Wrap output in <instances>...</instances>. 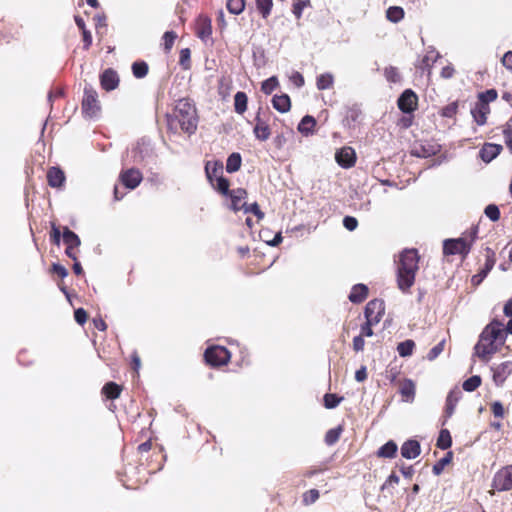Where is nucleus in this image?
I'll list each match as a JSON object with an SVG mask.
<instances>
[{
	"label": "nucleus",
	"instance_id": "f257e3e1",
	"mask_svg": "<svg viewBox=\"0 0 512 512\" xmlns=\"http://www.w3.org/2000/svg\"><path fill=\"white\" fill-rule=\"evenodd\" d=\"M503 324L497 320L491 321L481 332L474 347V354L483 362H488L505 343Z\"/></svg>",
	"mask_w": 512,
	"mask_h": 512
},
{
	"label": "nucleus",
	"instance_id": "f03ea898",
	"mask_svg": "<svg viewBox=\"0 0 512 512\" xmlns=\"http://www.w3.org/2000/svg\"><path fill=\"white\" fill-rule=\"evenodd\" d=\"M420 255L415 248L404 249L396 263L397 286L403 293H409L419 270Z\"/></svg>",
	"mask_w": 512,
	"mask_h": 512
},
{
	"label": "nucleus",
	"instance_id": "7ed1b4c3",
	"mask_svg": "<svg viewBox=\"0 0 512 512\" xmlns=\"http://www.w3.org/2000/svg\"><path fill=\"white\" fill-rule=\"evenodd\" d=\"M173 119L177 121L181 130L193 134L197 129L198 117L194 104L188 99H180L175 107Z\"/></svg>",
	"mask_w": 512,
	"mask_h": 512
},
{
	"label": "nucleus",
	"instance_id": "20e7f679",
	"mask_svg": "<svg viewBox=\"0 0 512 512\" xmlns=\"http://www.w3.org/2000/svg\"><path fill=\"white\" fill-rule=\"evenodd\" d=\"M477 230L473 229L469 235L459 237L456 239H446L443 242L444 255H461L465 259L470 253V250L476 239Z\"/></svg>",
	"mask_w": 512,
	"mask_h": 512
},
{
	"label": "nucleus",
	"instance_id": "39448f33",
	"mask_svg": "<svg viewBox=\"0 0 512 512\" xmlns=\"http://www.w3.org/2000/svg\"><path fill=\"white\" fill-rule=\"evenodd\" d=\"M203 357L208 366L218 368L230 362L231 353L224 346L212 345L206 348Z\"/></svg>",
	"mask_w": 512,
	"mask_h": 512
},
{
	"label": "nucleus",
	"instance_id": "423d86ee",
	"mask_svg": "<svg viewBox=\"0 0 512 512\" xmlns=\"http://www.w3.org/2000/svg\"><path fill=\"white\" fill-rule=\"evenodd\" d=\"M82 113L89 118L96 117L100 112V102L96 90L92 87L84 88V96L81 103Z\"/></svg>",
	"mask_w": 512,
	"mask_h": 512
},
{
	"label": "nucleus",
	"instance_id": "0eeeda50",
	"mask_svg": "<svg viewBox=\"0 0 512 512\" xmlns=\"http://www.w3.org/2000/svg\"><path fill=\"white\" fill-rule=\"evenodd\" d=\"M138 452L141 456V460L145 459V456L152 452V456L156 458L155 464H150V471H157L163 467L165 455L162 449L158 445H154L151 440L141 443L138 446Z\"/></svg>",
	"mask_w": 512,
	"mask_h": 512
},
{
	"label": "nucleus",
	"instance_id": "6e6552de",
	"mask_svg": "<svg viewBox=\"0 0 512 512\" xmlns=\"http://www.w3.org/2000/svg\"><path fill=\"white\" fill-rule=\"evenodd\" d=\"M492 488L498 492L512 490V465H506L495 473Z\"/></svg>",
	"mask_w": 512,
	"mask_h": 512
},
{
	"label": "nucleus",
	"instance_id": "1a4fd4ad",
	"mask_svg": "<svg viewBox=\"0 0 512 512\" xmlns=\"http://www.w3.org/2000/svg\"><path fill=\"white\" fill-rule=\"evenodd\" d=\"M365 318L370 323H379L385 314V303L382 299L370 300L365 307Z\"/></svg>",
	"mask_w": 512,
	"mask_h": 512
},
{
	"label": "nucleus",
	"instance_id": "9d476101",
	"mask_svg": "<svg viewBox=\"0 0 512 512\" xmlns=\"http://www.w3.org/2000/svg\"><path fill=\"white\" fill-rule=\"evenodd\" d=\"M398 108L405 114H412L418 108V96L412 89H406L397 100Z\"/></svg>",
	"mask_w": 512,
	"mask_h": 512
},
{
	"label": "nucleus",
	"instance_id": "9b49d317",
	"mask_svg": "<svg viewBox=\"0 0 512 512\" xmlns=\"http://www.w3.org/2000/svg\"><path fill=\"white\" fill-rule=\"evenodd\" d=\"M486 260L484 267L471 278V283L473 286H478L481 284V282L487 277L488 273L493 269L496 257L495 252L493 249L487 247L486 250Z\"/></svg>",
	"mask_w": 512,
	"mask_h": 512
},
{
	"label": "nucleus",
	"instance_id": "f8f14e48",
	"mask_svg": "<svg viewBox=\"0 0 512 512\" xmlns=\"http://www.w3.org/2000/svg\"><path fill=\"white\" fill-rule=\"evenodd\" d=\"M356 159L355 150L350 146L342 147L335 153L337 164L345 169L353 167L356 163Z\"/></svg>",
	"mask_w": 512,
	"mask_h": 512
},
{
	"label": "nucleus",
	"instance_id": "ddd939ff",
	"mask_svg": "<svg viewBox=\"0 0 512 512\" xmlns=\"http://www.w3.org/2000/svg\"><path fill=\"white\" fill-rule=\"evenodd\" d=\"M121 183L128 189H135L139 186L143 179V175L139 169L130 168L120 173Z\"/></svg>",
	"mask_w": 512,
	"mask_h": 512
},
{
	"label": "nucleus",
	"instance_id": "4468645a",
	"mask_svg": "<svg viewBox=\"0 0 512 512\" xmlns=\"http://www.w3.org/2000/svg\"><path fill=\"white\" fill-rule=\"evenodd\" d=\"M491 370L493 372V381L497 385H502L512 373V361L502 362L494 367H491Z\"/></svg>",
	"mask_w": 512,
	"mask_h": 512
},
{
	"label": "nucleus",
	"instance_id": "2eb2a0df",
	"mask_svg": "<svg viewBox=\"0 0 512 512\" xmlns=\"http://www.w3.org/2000/svg\"><path fill=\"white\" fill-rule=\"evenodd\" d=\"M101 87L106 91H112L119 85V76L115 70L108 68L100 75Z\"/></svg>",
	"mask_w": 512,
	"mask_h": 512
},
{
	"label": "nucleus",
	"instance_id": "dca6fc26",
	"mask_svg": "<svg viewBox=\"0 0 512 512\" xmlns=\"http://www.w3.org/2000/svg\"><path fill=\"white\" fill-rule=\"evenodd\" d=\"M19 33L18 26L4 18L0 19V42L9 43Z\"/></svg>",
	"mask_w": 512,
	"mask_h": 512
},
{
	"label": "nucleus",
	"instance_id": "f3484780",
	"mask_svg": "<svg viewBox=\"0 0 512 512\" xmlns=\"http://www.w3.org/2000/svg\"><path fill=\"white\" fill-rule=\"evenodd\" d=\"M48 185L52 188H61L66 180L65 173L59 167H50L46 174Z\"/></svg>",
	"mask_w": 512,
	"mask_h": 512
},
{
	"label": "nucleus",
	"instance_id": "a211bd4d",
	"mask_svg": "<svg viewBox=\"0 0 512 512\" xmlns=\"http://www.w3.org/2000/svg\"><path fill=\"white\" fill-rule=\"evenodd\" d=\"M247 190L244 188H236L230 191L228 196L231 199L230 208L234 212H238L243 209L244 204L246 203L244 200L247 198Z\"/></svg>",
	"mask_w": 512,
	"mask_h": 512
},
{
	"label": "nucleus",
	"instance_id": "6ab92c4d",
	"mask_svg": "<svg viewBox=\"0 0 512 512\" xmlns=\"http://www.w3.org/2000/svg\"><path fill=\"white\" fill-rule=\"evenodd\" d=\"M502 149L499 144L485 143L479 151V157L485 163H489L501 153Z\"/></svg>",
	"mask_w": 512,
	"mask_h": 512
},
{
	"label": "nucleus",
	"instance_id": "aec40b11",
	"mask_svg": "<svg viewBox=\"0 0 512 512\" xmlns=\"http://www.w3.org/2000/svg\"><path fill=\"white\" fill-rule=\"evenodd\" d=\"M195 33L201 40H206L212 35L211 20L207 16L197 18Z\"/></svg>",
	"mask_w": 512,
	"mask_h": 512
},
{
	"label": "nucleus",
	"instance_id": "412c9836",
	"mask_svg": "<svg viewBox=\"0 0 512 512\" xmlns=\"http://www.w3.org/2000/svg\"><path fill=\"white\" fill-rule=\"evenodd\" d=\"M421 453V446L417 440L409 439L401 446V455L406 459H414Z\"/></svg>",
	"mask_w": 512,
	"mask_h": 512
},
{
	"label": "nucleus",
	"instance_id": "4be33fe9",
	"mask_svg": "<svg viewBox=\"0 0 512 512\" xmlns=\"http://www.w3.org/2000/svg\"><path fill=\"white\" fill-rule=\"evenodd\" d=\"M255 126L253 128V133L256 139L260 141H266L269 139L271 135V129L269 124L260 118L259 113L255 117Z\"/></svg>",
	"mask_w": 512,
	"mask_h": 512
},
{
	"label": "nucleus",
	"instance_id": "5701e85b",
	"mask_svg": "<svg viewBox=\"0 0 512 512\" xmlns=\"http://www.w3.org/2000/svg\"><path fill=\"white\" fill-rule=\"evenodd\" d=\"M416 386L413 380L404 379L399 383V393L406 402H412L415 398Z\"/></svg>",
	"mask_w": 512,
	"mask_h": 512
},
{
	"label": "nucleus",
	"instance_id": "b1692460",
	"mask_svg": "<svg viewBox=\"0 0 512 512\" xmlns=\"http://www.w3.org/2000/svg\"><path fill=\"white\" fill-rule=\"evenodd\" d=\"M490 107L481 102H476L475 107L471 110L474 121L482 126L487 121V116L490 114Z\"/></svg>",
	"mask_w": 512,
	"mask_h": 512
},
{
	"label": "nucleus",
	"instance_id": "393cba45",
	"mask_svg": "<svg viewBox=\"0 0 512 512\" xmlns=\"http://www.w3.org/2000/svg\"><path fill=\"white\" fill-rule=\"evenodd\" d=\"M368 292V287L365 284H356L352 287L348 298L352 303L360 304L367 298Z\"/></svg>",
	"mask_w": 512,
	"mask_h": 512
},
{
	"label": "nucleus",
	"instance_id": "a878e982",
	"mask_svg": "<svg viewBox=\"0 0 512 512\" xmlns=\"http://www.w3.org/2000/svg\"><path fill=\"white\" fill-rule=\"evenodd\" d=\"M205 173L210 184H213L214 179L223 175V164L220 161L210 162L205 165Z\"/></svg>",
	"mask_w": 512,
	"mask_h": 512
},
{
	"label": "nucleus",
	"instance_id": "bb28decb",
	"mask_svg": "<svg viewBox=\"0 0 512 512\" xmlns=\"http://www.w3.org/2000/svg\"><path fill=\"white\" fill-rule=\"evenodd\" d=\"M462 396V392L459 389L451 390L446 398V405H445V416L451 417L454 413V410L456 408L457 403L459 402L460 398Z\"/></svg>",
	"mask_w": 512,
	"mask_h": 512
},
{
	"label": "nucleus",
	"instance_id": "cd10ccee",
	"mask_svg": "<svg viewBox=\"0 0 512 512\" xmlns=\"http://www.w3.org/2000/svg\"><path fill=\"white\" fill-rule=\"evenodd\" d=\"M439 150H440L439 145L425 143V144H420L419 146L415 147L412 154L417 157L427 158V157H431V156L437 154L439 152Z\"/></svg>",
	"mask_w": 512,
	"mask_h": 512
},
{
	"label": "nucleus",
	"instance_id": "c85d7f7f",
	"mask_svg": "<svg viewBox=\"0 0 512 512\" xmlns=\"http://www.w3.org/2000/svg\"><path fill=\"white\" fill-rule=\"evenodd\" d=\"M272 106L280 113H286L291 109V99L287 94L274 95Z\"/></svg>",
	"mask_w": 512,
	"mask_h": 512
},
{
	"label": "nucleus",
	"instance_id": "c756f323",
	"mask_svg": "<svg viewBox=\"0 0 512 512\" xmlns=\"http://www.w3.org/2000/svg\"><path fill=\"white\" fill-rule=\"evenodd\" d=\"M123 388L121 385L115 382H107L102 388V394L110 400H114L120 397Z\"/></svg>",
	"mask_w": 512,
	"mask_h": 512
},
{
	"label": "nucleus",
	"instance_id": "7c9ffc66",
	"mask_svg": "<svg viewBox=\"0 0 512 512\" xmlns=\"http://www.w3.org/2000/svg\"><path fill=\"white\" fill-rule=\"evenodd\" d=\"M316 126V120L311 115L304 116L299 125H298V131L302 133L303 135H309L313 134Z\"/></svg>",
	"mask_w": 512,
	"mask_h": 512
},
{
	"label": "nucleus",
	"instance_id": "2f4dec72",
	"mask_svg": "<svg viewBox=\"0 0 512 512\" xmlns=\"http://www.w3.org/2000/svg\"><path fill=\"white\" fill-rule=\"evenodd\" d=\"M398 447L397 444L390 440L379 448L377 456L382 458H394L396 456Z\"/></svg>",
	"mask_w": 512,
	"mask_h": 512
},
{
	"label": "nucleus",
	"instance_id": "473e14b6",
	"mask_svg": "<svg viewBox=\"0 0 512 512\" xmlns=\"http://www.w3.org/2000/svg\"><path fill=\"white\" fill-rule=\"evenodd\" d=\"M62 239H63V243L66 245V247L80 246V244H81V240H80L79 236L66 226L63 228V231H62Z\"/></svg>",
	"mask_w": 512,
	"mask_h": 512
},
{
	"label": "nucleus",
	"instance_id": "72a5a7b5",
	"mask_svg": "<svg viewBox=\"0 0 512 512\" xmlns=\"http://www.w3.org/2000/svg\"><path fill=\"white\" fill-rule=\"evenodd\" d=\"M242 158L239 153H232L228 156L226 161V171L228 173H234L238 171L241 167Z\"/></svg>",
	"mask_w": 512,
	"mask_h": 512
},
{
	"label": "nucleus",
	"instance_id": "f704fd0d",
	"mask_svg": "<svg viewBox=\"0 0 512 512\" xmlns=\"http://www.w3.org/2000/svg\"><path fill=\"white\" fill-rule=\"evenodd\" d=\"M248 98L245 92L238 91L234 96V109L238 114H243L247 110Z\"/></svg>",
	"mask_w": 512,
	"mask_h": 512
},
{
	"label": "nucleus",
	"instance_id": "c9c22d12",
	"mask_svg": "<svg viewBox=\"0 0 512 512\" xmlns=\"http://www.w3.org/2000/svg\"><path fill=\"white\" fill-rule=\"evenodd\" d=\"M452 445V437L448 429H441L437 438L436 446L441 450H446Z\"/></svg>",
	"mask_w": 512,
	"mask_h": 512
},
{
	"label": "nucleus",
	"instance_id": "e433bc0d",
	"mask_svg": "<svg viewBox=\"0 0 512 512\" xmlns=\"http://www.w3.org/2000/svg\"><path fill=\"white\" fill-rule=\"evenodd\" d=\"M178 35L175 31H166L162 36V46L166 54L172 50Z\"/></svg>",
	"mask_w": 512,
	"mask_h": 512
},
{
	"label": "nucleus",
	"instance_id": "4c0bfd02",
	"mask_svg": "<svg viewBox=\"0 0 512 512\" xmlns=\"http://www.w3.org/2000/svg\"><path fill=\"white\" fill-rule=\"evenodd\" d=\"M213 188L220 194L228 196L230 193V183L227 178H225L223 175L221 177H218L214 179L213 184H211Z\"/></svg>",
	"mask_w": 512,
	"mask_h": 512
},
{
	"label": "nucleus",
	"instance_id": "58836bf2",
	"mask_svg": "<svg viewBox=\"0 0 512 512\" xmlns=\"http://www.w3.org/2000/svg\"><path fill=\"white\" fill-rule=\"evenodd\" d=\"M334 77L331 73L320 74L316 80V86L319 90H326L333 87Z\"/></svg>",
	"mask_w": 512,
	"mask_h": 512
},
{
	"label": "nucleus",
	"instance_id": "ea45409f",
	"mask_svg": "<svg viewBox=\"0 0 512 512\" xmlns=\"http://www.w3.org/2000/svg\"><path fill=\"white\" fill-rule=\"evenodd\" d=\"M452 459H453V452L452 451L447 452L443 458L438 460L433 465L432 472L434 473V475H437V476L440 475L443 472L445 466L452 462Z\"/></svg>",
	"mask_w": 512,
	"mask_h": 512
},
{
	"label": "nucleus",
	"instance_id": "a19ab883",
	"mask_svg": "<svg viewBox=\"0 0 512 512\" xmlns=\"http://www.w3.org/2000/svg\"><path fill=\"white\" fill-rule=\"evenodd\" d=\"M415 348V342L411 339L400 342L397 345V352L401 357H408L412 355Z\"/></svg>",
	"mask_w": 512,
	"mask_h": 512
},
{
	"label": "nucleus",
	"instance_id": "79ce46f5",
	"mask_svg": "<svg viewBox=\"0 0 512 512\" xmlns=\"http://www.w3.org/2000/svg\"><path fill=\"white\" fill-rule=\"evenodd\" d=\"M386 17L389 21L397 23L404 18V10L399 6H391L386 11Z\"/></svg>",
	"mask_w": 512,
	"mask_h": 512
},
{
	"label": "nucleus",
	"instance_id": "37998d69",
	"mask_svg": "<svg viewBox=\"0 0 512 512\" xmlns=\"http://www.w3.org/2000/svg\"><path fill=\"white\" fill-rule=\"evenodd\" d=\"M383 73L389 83H399L402 80L401 74L395 66L385 67Z\"/></svg>",
	"mask_w": 512,
	"mask_h": 512
},
{
	"label": "nucleus",
	"instance_id": "c03bdc74",
	"mask_svg": "<svg viewBox=\"0 0 512 512\" xmlns=\"http://www.w3.org/2000/svg\"><path fill=\"white\" fill-rule=\"evenodd\" d=\"M256 7L262 17L266 19L272 11L273 0H256Z\"/></svg>",
	"mask_w": 512,
	"mask_h": 512
},
{
	"label": "nucleus",
	"instance_id": "a18cd8bd",
	"mask_svg": "<svg viewBox=\"0 0 512 512\" xmlns=\"http://www.w3.org/2000/svg\"><path fill=\"white\" fill-rule=\"evenodd\" d=\"M148 70V64L144 61H138L132 64V72L136 78H144L148 74Z\"/></svg>",
	"mask_w": 512,
	"mask_h": 512
},
{
	"label": "nucleus",
	"instance_id": "49530a36",
	"mask_svg": "<svg viewBox=\"0 0 512 512\" xmlns=\"http://www.w3.org/2000/svg\"><path fill=\"white\" fill-rule=\"evenodd\" d=\"M498 97L496 89H488L478 94V102L489 106V103L495 101Z\"/></svg>",
	"mask_w": 512,
	"mask_h": 512
},
{
	"label": "nucleus",
	"instance_id": "de8ad7c7",
	"mask_svg": "<svg viewBox=\"0 0 512 512\" xmlns=\"http://www.w3.org/2000/svg\"><path fill=\"white\" fill-rule=\"evenodd\" d=\"M278 86L279 82L277 77L272 76L262 82L261 91L266 95H270Z\"/></svg>",
	"mask_w": 512,
	"mask_h": 512
},
{
	"label": "nucleus",
	"instance_id": "09e8293b",
	"mask_svg": "<svg viewBox=\"0 0 512 512\" xmlns=\"http://www.w3.org/2000/svg\"><path fill=\"white\" fill-rule=\"evenodd\" d=\"M320 497V493L317 489H310L302 494V503L305 506L314 504Z\"/></svg>",
	"mask_w": 512,
	"mask_h": 512
},
{
	"label": "nucleus",
	"instance_id": "8fccbe9b",
	"mask_svg": "<svg viewBox=\"0 0 512 512\" xmlns=\"http://www.w3.org/2000/svg\"><path fill=\"white\" fill-rule=\"evenodd\" d=\"M481 382V377L478 375H474L466 379L463 382L462 387L467 392H473L481 385Z\"/></svg>",
	"mask_w": 512,
	"mask_h": 512
},
{
	"label": "nucleus",
	"instance_id": "3c124183",
	"mask_svg": "<svg viewBox=\"0 0 512 512\" xmlns=\"http://www.w3.org/2000/svg\"><path fill=\"white\" fill-rule=\"evenodd\" d=\"M343 400V397L338 396L337 394L326 393L323 397L324 406L327 409H333L337 407L340 402Z\"/></svg>",
	"mask_w": 512,
	"mask_h": 512
},
{
	"label": "nucleus",
	"instance_id": "603ef678",
	"mask_svg": "<svg viewBox=\"0 0 512 512\" xmlns=\"http://www.w3.org/2000/svg\"><path fill=\"white\" fill-rule=\"evenodd\" d=\"M342 430L343 429L341 426H338L336 428L328 430L325 435L326 444L327 445L335 444L339 440Z\"/></svg>",
	"mask_w": 512,
	"mask_h": 512
},
{
	"label": "nucleus",
	"instance_id": "864d4df0",
	"mask_svg": "<svg viewBox=\"0 0 512 512\" xmlns=\"http://www.w3.org/2000/svg\"><path fill=\"white\" fill-rule=\"evenodd\" d=\"M179 64L184 70H188L191 67V51L189 48H183L179 54Z\"/></svg>",
	"mask_w": 512,
	"mask_h": 512
},
{
	"label": "nucleus",
	"instance_id": "5fc2aeb1",
	"mask_svg": "<svg viewBox=\"0 0 512 512\" xmlns=\"http://www.w3.org/2000/svg\"><path fill=\"white\" fill-rule=\"evenodd\" d=\"M227 9L230 13L238 15L242 13L245 8L244 0H228L227 1Z\"/></svg>",
	"mask_w": 512,
	"mask_h": 512
},
{
	"label": "nucleus",
	"instance_id": "6e6d98bb",
	"mask_svg": "<svg viewBox=\"0 0 512 512\" xmlns=\"http://www.w3.org/2000/svg\"><path fill=\"white\" fill-rule=\"evenodd\" d=\"M311 6L310 0H296L292 7V12L297 19L302 17L304 8Z\"/></svg>",
	"mask_w": 512,
	"mask_h": 512
},
{
	"label": "nucleus",
	"instance_id": "4d7b16f0",
	"mask_svg": "<svg viewBox=\"0 0 512 512\" xmlns=\"http://www.w3.org/2000/svg\"><path fill=\"white\" fill-rule=\"evenodd\" d=\"M244 213H252L254 214L258 220H261L264 218L265 214L261 211L258 203H252V204H244V207L242 209Z\"/></svg>",
	"mask_w": 512,
	"mask_h": 512
},
{
	"label": "nucleus",
	"instance_id": "13d9d810",
	"mask_svg": "<svg viewBox=\"0 0 512 512\" xmlns=\"http://www.w3.org/2000/svg\"><path fill=\"white\" fill-rule=\"evenodd\" d=\"M485 215L492 221H498L500 219V210L495 204H489L484 210Z\"/></svg>",
	"mask_w": 512,
	"mask_h": 512
},
{
	"label": "nucleus",
	"instance_id": "bf43d9fd",
	"mask_svg": "<svg viewBox=\"0 0 512 512\" xmlns=\"http://www.w3.org/2000/svg\"><path fill=\"white\" fill-rule=\"evenodd\" d=\"M457 111H458V104H457V102H452V103H449L448 105L444 106L441 109L440 114L443 117L452 118V117H454L457 114Z\"/></svg>",
	"mask_w": 512,
	"mask_h": 512
},
{
	"label": "nucleus",
	"instance_id": "052dcab7",
	"mask_svg": "<svg viewBox=\"0 0 512 512\" xmlns=\"http://www.w3.org/2000/svg\"><path fill=\"white\" fill-rule=\"evenodd\" d=\"M62 232L54 222L51 223L50 241L52 244L59 246L61 242Z\"/></svg>",
	"mask_w": 512,
	"mask_h": 512
},
{
	"label": "nucleus",
	"instance_id": "680f3d73",
	"mask_svg": "<svg viewBox=\"0 0 512 512\" xmlns=\"http://www.w3.org/2000/svg\"><path fill=\"white\" fill-rule=\"evenodd\" d=\"M503 137L505 144L507 145L509 151L512 153V125L510 123H506L503 126Z\"/></svg>",
	"mask_w": 512,
	"mask_h": 512
},
{
	"label": "nucleus",
	"instance_id": "e2e57ef3",
	"mask_svg": "<svg viewBox=\"0 0 512 512\" xmlns=\"http://www.w3.org/2000/svg\"><path fill=\"white\" fill-rule=\"evenodd\" d=\"M444 350V341L435 345L427 354V359L430 361L435 360Z\"/></svg>",
	"mask_w": 512,
	"mask_h": 512
},
{
	"label": "nucleus",
	"instance_id": "0e129e2a",
	"mask_svg": "<svg viewBox=\"0 0 512 512\" xmlns=\"http://www.w3.org/2000/svg\"><path fill=\"white\" fill-rule=\"evenodd\" d=\"M50 272L53 274H56L61 279H64L68 275L67 269L63 265L58 264V263L52 264V266L50 268Z\"/></svg>",
	"mask_w": 512,
	"mask_h": 512
},
{
	"label": "nucleus",
	"instance_id": "69168bd1",
	"mask_svg": "<svg viewBox=\"0 0 512 512\" xmlns=\"http://www.w3.org/2000/svg\"><path fill=\"white\" fill-rule=\"evenodd\" d=\"M377 323H370V321L366 320L364 324L361 326L360 330V336L362 337H371L373 333L372 326L376 325Z\"/></svg>",
	"mask_w": 512,
	"mask_h": 512
},
{
	"label": "nucleus",
	"instance_id": "338daca9",
	"mask_svg": "<svg viewBox=\"0 0 512 512\" xmlns=\"http://www.w3.org/2000/svg\"><path fill=\"white\" fill-rule=\"evenodd\" d=\"M74 318L78 324L83 325L87 321L88 314L83 308H78L74 312Z\"/></svg>",
	"mask_w": 512,
	"mask_h": 512
},
{
	"label": "nucleus",
	"instance_id": "774afa93",
	"mask_svg": "<svg viewBox=\"0 0 512 512\" xmlns=\"http://www.w3.org/2000/svg\"><path fill=\"white\" fill-rule=\"evenodd\" d=\"M501 63L507 70L512 71V51H508L503 55Z\"/></svg>",
	"mask_w": 512,
	"mask_h": 512
}]
</instances>
